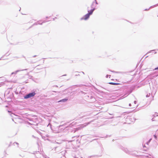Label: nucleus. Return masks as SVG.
<instances>
[{
    "label": "nucleus",
    "instance_id": "nucleus-1",
    "mask_svg": "<svg viewBox=\"0 0 158 158\" xmlns=\"http://www.w3.org/2000/svg\"><path fill=\"white\" fill-rule=\"evenodd\" d=\"M92 122V121H91L90 122H88L87 123H84V124L81 125L79 126V127L76 128H75L74 129V132H75L76 131H78L80 130H81V129H82L84 127H86V126H87L90 123V122Z\"/></svg>",
    "mask_w": 158,
    "mask_h": 158
},
{
    "label": "nucleus",
    "instance_id": "nucleus-2",
    "mask_svg": "<svg viewBox=\"0 0 158 158\" xmlns=\"http://www.w3.org/2000/svg\"><path fill=\"white\" fill-rule=\"evenodd\" d=\"M92 11L93 10H91V11L90 10H88V13L85 15L81 19H84L85 20H87L89 18L90 16L93 14V12H92Z\"/></svg>",
    "mask_w": 158,
    "mask_h": 158
},
{
    "label": "nucleus",
    "instance_id": "nucleus-3",
    "mask_svg": "<svg viewBox=\"0 0 158 158\" xmlns=\"http://www.w3.org/2000/svg\"><path fill=\"white\" fill-rule=\"evenodd\" d=\"M36 94L34 92H32L26 94L24 96V99H27L34 97Z\"/></svg>",
    "mask_w": 158,
    "mask_h": 158
},
{
    "label": "nucleus",
    "instance_id": "nucleus-4",
    "mask_svg": "<svg viewBox=\"0 0 158 158\" xmlns=\"http://www.w3.org/2000/svg\"><path fill=\"white\" fill-rule=\"evenodd\" d=\"M96 6V5L95 4V2H93L91 5L90 6L92 9H91L90 10L91 11V10H93L92 12H93L96 9V8H95Z\"/></svg>",
    "mask_w": 158,
    "mask_h": 158
},
{
    "label": "nucleus",
    "instance_id": "nucleus-5",
    "mask_svg": "<svg viewBox=\"0 0 158 158\" xmlns=\"http://www.w3.org/2000/svg\"><path fill=\"white\" fill-rule=\"evenodd\" d=\"M123 150L127 153L132 155H134V153H133V152L128 150L127 148H124L123 149Z\"/></svg>",
    "mask_w": 158,
    "mask_h": 158
},
{
    "label": "nucleus",
    "instance_id": "nucleus-6",
    "mask_svg": "<svg viewBox=\"0 0 158 158\" xmlns=\"http://www.w3.org/2000/svg\"><path fill=\"white\" fill-rule=\"evenodd\" d=\"M63 141L61 140H55V141H52V143H56L59 144H61L62 143Z\"/></svg>",
    "mask_w": 158,
    "mask_h": 158
},
{
    "label": "nucleus",
    "instance_id": "nucleus-7",
    "mask_svg": "<svg viewBox=\"0 0 158 158\" xmlns=\"http://www.w3.org/2000/svg\"><path fill=\"white\" fill-rule=\"evenodd\" d=\"M68 100V98H65L62 99L58 101V102H65Z\"/></svg>",
    "mask_w": 158,
    "mask_h": 158
},
{
    "label": "nucleus",
    "instance_id": "nucleus-8",
    "mask_svg": "<svg viewBox=\"0 0 158 158\" xmlns=\"http://www.w3.org/2000/svg\"><path fill=\"white\" fill-rule=\"evenodd\" d=\"M27 69H24L17 70L15 71V72L12 73H11V74L12 75L13 74H16L19 72L22 71H23V70H26Z\"/></svg>",
    "mask_w": 158,
    "mask_h": 158
},
{
    "label": "nucleus",
    "instance_id": "nucleus-9",
    "mask_svg": "<svg viewBox=\"0 0 158 158\" xmlns=\"http://www.w3.org/2000/svg\"><path fill=\"white\" fill-rule=\"evenodd\" d=\"M158 6V3L157 4H156L154 5H153V6H150L149 9H145L144 10H146V11L148 10H149V9L150 8H152L153 7H156V6Z\"/></svg>",
    "mask_w": 158,
    "mask_h": 158
},
{
    "label": "nucleus",
    "instance_id": "nucleus-10",
    "mask_svg": "<svg viewBox=\"0 0 158 158\" xmlns=\"http://www.w3.org/2000/svg\"><path fill=\"white\" fill-rule=\"evenodd\" d=\"M102 152H101L99 155H94L90 156V157H100L102 156Z\"/></svg>",
    "mask_w": 158,
    "mask_h": 158
},
{
    "label": "nucleus",
    "instance_id": "nucleus-11",
    "mask_svg": "<svg viewBox=\"0 0 158 158\" xmlns=\"http://www.w3.org/2000/svg\"><path fill=\"white\" fill-rule=\"evenodd\" d=\"M109 83L110 85H120V84L118 83L112 82H110Z\"/></svg>",
    "mask_w": 158,
    "mask_h": 158
},
{
    "label": "nucleus",
    "instance_id": "nucleus-12",
    "mask_svg": "<svg viewBox=\"0 0 158 158\" xmlns=\"http://www.w3.org/2000/svg\"><path fill=\"white\" fill-rule=\"evenodd\" d=\"M90 99L92 100L91 101L92 102H94L95 101V99L94 97L91 96L90 97Z\"/></svg>",
    "mask_w": 158,
    "mask_h": 158
},
{
    "label": "nucleus",
    "instance_id": "nucleus-13",
    "mask_svg": "<svg viewBox=\"0 0 158 158\" xmlns=\"http://www.w3.org/2000/svg\"><path fill=\"white\" fill-rule=\"evenodd\" d=\"M40 21H38L37 22L34 23L33 25H37L38 24L42 25V23H40Z\"/></svg>",
    "mask_w": 158,
    "mask_h": 158
},
{
    "label": "nucleus",
    "instance_id": "nucleus-14",
    "mask_svg": "<svg viewBox=\"0 0 158 158\" xmlns=\"http://www.w3.org/2000/svg\"><path fill=\"white\" fill-rule=\"evenodd\" d=\"M132 92V90L131 89H130L127 91V94L128 95L129 94Z\"/></svg>",
    "mask_w": 158,
    "mask_h": 158
},
{
    "label": "nucleus",
    "instance_id": "nucleus-15",
    "mask_svg": "<svg viewBox=\"0 0 158 158\" xmlns=\"http://www.w3.org/2000/svg\"><path fill=\"white\" fill-rule=\"evenodd\" d=\"M29 62L31 63H35L36 62V61H35L34 60H31V61H29Z\"/></svg>",
    "mask_w": 158,
    "mask_h": 158
},
{
    "label": "nucleus",
    "instance_id": "nucleus-16",
    "mask_svg": "<svg viewBox=\"0 0 158 158\" xmlns=\"http://www.w3.org/2000/svg\"><path fill=\"white\" fill-rule=\"evenodd\" d=\"M153 116L156 117L158 116L157 113H155V114L152 115Z\"/></svg>",
    "mask_w": 158,
    "mask_h": 158
},
{
    "label": "nucleus",
    "instance_id": "nucleus-17",
    "mask_svg": "<svg viewBox=\"0 0 158 158\" xmlns=\"http://www.w3.org/2000/svg\"><path fill=\"white\" fill-rule=\"evenodd\" d=\"M155 51V49L154 50H151L150 51L148 52H147V54H148V53H151L152 51Z\"/></svg>",
    "mask_w": 158,
    "mask_h": 158
},
{
    "label": "nucleus",
    "instance_id": "nucleus-18",
    "mask_svg": "<svg viewBox=\"0 0 158 158\" xmlns=\"http://www.w3.org/2000/svg\"><path fill=\"white\" fill-rule=\"evenodd\" d=\"M43 156L44 158H50L48 156L46 155Z\"/></svg>",
    "mask_w": 158,
    "mask_h": 158
},
{
    "label": "nucleus",
    "instance_id": "nucleus-19",
    "mask_svg": "<svg viewBox=\"0 0 158 158\" xmlns=\"http://www.w3.org/2000/svg\"><path fill=\"white\" fill-rule=\"evenodd\" d=\"M150 95V93H149V94H148L146 95V97L147 98H148V97H149Z\"/></svg>",
    "mask_w": 158,
    "mask_h": 158
},
{
    "label": "nucleus",
    "instance_id": "nucleus-20",
    "mask_svg": "<svg viewBox=\"0 0 158 158\" xmlns=\"http://www.w3.org/2000/svg\"><path fill=\"white\" fill-rule=\"evenodd\" d=\"M151 140V139H150L147 142V143H146L147 144H148V143H150V142Z\"/></svg>",
    "mask_w": 158,
    "mask_h": 158
},
{
    "label": "nucleus",
    "instance_id": "nucleus-21",
    "mask_svg": "<svg viewBox=\"0 0 158 158\" xmlns=\"http://www.w3.org/2000/svg\"><path fill=\"white\" fill-rule=\"evenodd\" d=\"M154 137L156 139H157V136L156 135H154Z\"/></svg>",
    "mask_w": 158,
    "mask_h": 158
},
{
    "label": "nucleus",
    "instance_id": "nucleus-22",
    "mask_svg": "<svg viewBox=\"0 0 158 158\" xmlns=\"http://www.w3.org/2000/svg\"><path fill=\"white\" fill-rule=\"evenodd\" d=\"M158 70V67H157L156 68H155L154 69H153V70Z\"/></svg>",
    "mask_w": 158,
    "mask_h": 158
},
{
    "label": "nucleus",
    "instance_id": "nucleus-23",
    "mask_svg": "<svg viewBox=\"0 0 158 158\" xmlns=\"http://www.w3.org/2000/svg\"><path fill=\"white\" fill-rule=\"evenodd\" d=\"M110 71H111L112 72H113V73H118V72H115V71H112V70H110Z\"/></svg>",
    "mask_w": 158,
    "mask_h": 158
},
{
    "label": "nucleus",
    "instance_id": "nucleus-24",
    "mask_svg": "<svg viewBox=\"0 0 158 158\" xmlns=\"http://www.w3.org/2000/svg\"><path fill=\"white\" fill-rule=\"evenodd\" d=\"M48 21L44 20V21H43V22L42 23H46V22H47Z\"/></svg>",
    "mask_w": 158,
    "mask_h": 158
},
{
    "label": "nucleus",
    "instance_id": "nucleus-25",
    "mask_svg": "<svg viewBox=\"0 0 158 158\" xmlns=\"http://www.w3.org/2000/svg\"><path fill=\"white\" fill-rule=\"evenodd\" d=\"M95 2V4L96 5L97 4H98V3L97 1H94Z\"/></svg>",
    "mask_w": 158,
    "mask_h": 158
},
{
    "label": "nucleus",
    "instance_id": "nucleus-26",
    "mask_svg": "<svg viewBox=\"0 0 158 158\" xmlns=\"http://www.w3.org/2000/svg\"><path fill=\"white\" fill-rule=\"evenodd\" d=\"M109 76H110V75H106V78H108Z\"/></svg>",
    "mask_w": 158,
    "mask_h": 158
},
{
    "label": "nucleus",
    "instance_id": "nucleus-27",
    "mask_svg": "<svg viewBox=\"0 0 158 158\" xmlns=\"http://www.w3.org/2000/svg\"><path fill=\"white\" fill-rule=\"evenodd\" d=\"M78 137L77 136H73V137H72V138L73 139V138H77Z\"/></svg>",
    "mask_w": 158,
    "mask_h": 158
},
{
    "label": "nucleus",
    "instance_id": "nucleus-28",
    "mask_svg": "<svg viewBox=\"0 0 158 158\" xmlns=\"http://www.w3.org/2000/svg\"><path fill=\"white\" fill-rule=\"evenodd\" d=\"M134 103L135 104H136L137 103V102L136 101H135L134 102Z\"/></svg>",
    "mask_w": 158,
    "mask_h": 158
},
{
    "label": "nucleus",
    "instance_id": "nucleus-29",
    "mask_svg": "<svg viewBox=\"0 0 158 158\" xmlns=\"http://www.w3.org/2000/svg\"><path fill=\"white\" fill-rule=\"evenodd\" d=\"M56 18H56V17H55V18H53V20H55V19H56Z\"/></svg>",
    "mask_w": 158,
    "mask_h": 158
},
{
    "label": "nucleus",
    "instance_id": "nucleus-30",
    "mask_svg": "<svg viewBox=\"0 0 158 158\" xmlns=\"http://www.w3.org/2000/svg\"><path fill=\"white\" fill-rule=\"evenodd\" d=\"M36 56H36V55H34V56H33V57H36Z\"/></svg>",
    "mask_w": 158,
    "mask_h": 158
},
{
    "label": "nucleus",
    "instance_id": "nucleus-31",
    "mask_svg": "<svg viewBox=\"0 0 158 158\" xmlns=\"http://www.w3.org/2000/svg\"><path fill=\"white\" fill-rule=\"evenodd\" d=\"M152 121H154V120L153 119V118L152 119Z\"/></svg>",
    "mask_w": 158,
    "mask_h": 158
},
{
    "label": "nucleus",
    "instance_id": "nucleus-32",
    "mask_svg": "<svg viewBox=\"0 0 158 158\" xmlns=\"http://www.w3.org/2000/svg\"><path fill=\"white\" fill-rule=\"evenodd\" d=\"M129 106H131V103H130L129 104Z\"/></svg>",
    "mask_w": 158,
    "mask_h": 158
},
{
    "label": "nucleus",
    "instance_id": "nucleus-33",
    "mask_svg": "<svg viewBox=\"0 0 158 158\" xmlns=\"http://www.w3.org/2000/svg\"><path fill=\"white\" fill-rule=\"evenodd\" d=\"M15 143L16 144H17L18 145H19V143H18L16 142V143Z\"/></svg>",
    "mask_w": 158,
    "mask_h": 158
},
{
    "label": "nucleus",
    "instance_id": "nucleus-34",
    "mask_svg": "<svg viewBox=\"0 0 158 158\" xmlns=\"http://www.w3.org/2000/svg\"><path fill=\"white\" fill-rule=\"evenodd\" d=\"M79 75H79V74H77H77L76 75V76H79Z\"/></svg>",
    "mask_w": 158,
    "mask_h": 158
},
{
    "label": "nucleus",
    "instance_id": "nucleus-35",
    "mask_svg": "<svg viewBox=\"0 0 158 158\" xmlns=\"http://www.w3.org/2000/svg\"><path fill=\"white\" fill-rule=\"evenodd\" d=\"M55 86L56 87H58V86L57 85H55Z\"/></svg>",
    "mask_w": 158,
    "mask_h": 158
},
{
    "label": "nucleus",
    "instance_id": "nucleus-36",
    "mask_svg": "<svg viewBox=\"0 0 158 158\" xmlns=\"http://www.w3.org/2000/svg\"><path fill=\"white\" fill-rule=\"evenodd\" d=\"M81 73H82L83 74H84V73L83 72H82Z\"/></svg>",
    "mask_w": 158,
    "mask_h": 158
},
{
    "label": "nucleus",
    "instance_id": "nucleus-37",
    "mask_svg": "<svg viewBox=\"0 0 158 158\" xmlns=\"http://www.w3.org/2000/svg\"><path fill=\"white\" fill-rule=\"evenodd\" d=\"M157 76H158V74L157 75H156V77H157Z\"/></svg>",
    "mask_w": 158,
    "mask_h": 158
},
{
    "label": "nucleus",
    "instance_id": "nucleus-38",
    "mask_svg": "<svg viewBox=\"0 0 158 158\" xmlns=\"http://www.w3.org/2000/svg\"><path fill=\"white\" fill-rule=\"evenodd\" d=\"M66 76V75H64L63 76Z\"/></svg>",
    "mask_w": 158,
    "mask_h": 158
},
{
    "label": "nucleus",
    "instance_id": "nucleus-39",
    "mask_svg": "<svg viewBox=\"0 0 158 158\" xmlns=\"http://www.w3.org/2000/svg\"><path fill=\"white\" fill-rule=\"evenodd\" d=\"M39 152V151H38V152Z\"/></svg>",
    "mask_w": 158,
    "mask_h": 158
},
{
    "label": "nucleus",
    "instance_id": "nucleus-40",
    "mask_svg": "<svg viewBox=\"0 0 158 158\" xmlns=\"http://www.w3.org/2000/svg\"><path fill=\"white\" fill-rule=\"evenodd\" d=\"M48 18V17H46V18H47H47Z\"/></svg>",
    "mask_w": 158,
    "mask_h": 158
},
{
    "label": "nucleus",
    "instance_id": "nucleus-41",
    "mask_svg": "<svg viewBox=\"0 0 158 158\" xmlns=\"http://www.w3.org/2000/svg\"><path fill=\"white\" fill-rule=\"evenodd\" d=\"M156 52H155V54H156Z\"/></svg>",
    "mask_w": 158,
    "mask_h": 158
},
{
    "label": "nucleus",
    "instance_id": "nucleus-42",
    "mask_svg": "<svg viewBox=\"0 0 158 158\" xmlns=\"http://www.w3.org/2000/svg\"><path fill=\"white\" fill-rule=\"evenodd\" d=\"M56 148H57L56 147H55V149H56Z\"/></svg>",
    "mask_w": 158,
    "mask_h": 158
},
{
    "label": "nucleus",
    "instance_id": "nucleus-43",
    "mask_svg": "<svg viewBox=\"0 0 158 158\" xmlns=\"http://www.w3.org/2000/svg\"><path fill=\"white\" fill-rule=\"evenodd\" d=\"M148 57V56H146V57Z\"/></svg>",
    "mask_w": 158,
    "mask_h": 158
},
{
    "label": "nucleus",
    "instance_id": "nucleus-44",
    "mask_svg": "<svg viewBox=\"0 0 158 158\" xmlns=\"http://www.w3.org/2000/svg\"><path fill=\"white\" fill-rule=\"evenodd\" d=\"M96 1V0H94V1Z\"/></svg>",
    "mask_w": 158,
    "mask_h": 158
},
{
    "label": "nucleus",
    "instance_id": "nucleus-45",
    "mask_svg": "<svg viewBox=\"0 0 158 158\" xmlns=\"http://www.w3.org/2000/svg\"><path fill=\"white\" fill-rule=\"evenodd\" d=\"M23 57H24V58H25V57L23 56Z\"/></svg>",
    "mask_w": 158,
    "mask_h": 158
},
{
    "label": "nucleus",
    "instance_id": "nucleus-46",
    "mask_svg": "<svg viewBox=\"0 0 158 158\" xmlns=\"http://www.w3.org/2000/svg\"><path fill=\"white\" fill-rule=\"evenodd\" d=\"M73 140H71L70 141L72 142V141Z\"/></svg>",
    "mask_w": 158,
    "mask_h": 158
}]
</instances>
